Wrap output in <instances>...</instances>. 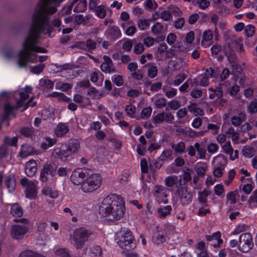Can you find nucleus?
Masks as SVG:
<instances>
[{
    "instance_id": "nucleus-1",
    "label": "nucleus",
    "mask_w": 257,
    "mask_h": 257,
    "mask_svg": "<svg viewBox=\"0 0 257 257\" xmlns=\"http://www.w3.org/2000/svg\"><path fill=\"white\" fill-rule=\"evenodd\" d=\"M42 4L33 17V22L29 36L23 44V49L19 53L17 64L20 67H25L28 62L36 63L46 60V55H38L34 52L45 53V48L36 46L39 35L48 34L51 36L53 31L49 22L47 14H52L56 12V7L62 0H41Z\"/></svg>"
},
{
    "instance_id": "nucleus-2",
    "label": "nucleus",
    "mask_w": 257,
    "mask_h": 257,
    "mask_svg": "<svg viewBox=\"0 0 257 257\" xmlns=\"http://www.w3.org/2000/svg\"><path fill=\"white\" fill-rule=\"evenodd\" d=\"M125 209L122 198L118 195L112 194L103 199L98 212L104 220L113 222L122 218Z\"/></svg>"
},
{
    "instance_id": "nucleus-3",
    "label": "nucleus",
    "mask_w": 257,
    "mask_h": 257,
    "mask_svg": "<svg viewBox=\"0 0 257 257\" xmlns=\"http://www.w3.org/2000/svg\"><path fill=\"white\" fill-rule=\"evenodd\" d=\"M115 240L118 245L123 250L131 251L136 247L134 238L129 230H120L116 234Z\"/></svg>"
},
{
    "instance_id": "nucleus-4",
    "label": "nucleus",
    "mask_w": 257,
    "mask_h": 257,
    "mask_svg": "<svg viewBox=\"0 0 257 257\" xmlns=\"http://www.w3.org/2000/svg\"><path fill=\"white\" fill-rule=\"evenodd\" d=\"M32 88L29 86H26L24 88L21 89L19 91L20 98L17 102V105L15 106L11 105L10 103L6 104L5 106V111L7 116L12 114L14 110L23 107L25 101L29 97L32 93Z\"/></svg>"
},
{
    "instance_id": "nucleus-5",
    "label": "nucleus",
    "mask_w": 257,
    "mask_h": 257,
    "mask_svg": "<svg viewBox=\"0 0 257 257\" xmlns=\"http://www.w3.org/2000/svg\"><path fill=\"white\" fill-rule=\"evenodd\" d=\"M101 183V177L98 174L87 175L81 186V189L84 193H91L99 188Z\"/></svg>"
},
{
    "instance_id": "nucleus-6",
    "label": "nucleus",
    "mask_w": 257,
    "mask_h": 257,
    "mask_svg": "<svg viewBox=\"0 0 257 257\" xmlns=\"http://www.w3.org/2000/svg\"><path fill=\"white\" fill-rule=\"evenodd\" d=\"M91 235V232L83 227L76 229L72 235H70V239L74 241V245L76 248H82Z\"/></svg>"
},
{
    "instance_id": "nucleus-7",
    "label": "nucleus",
    "mask_w": 257,
    "mask_h": 257,
    "mask_svg": "<svg viewBox=\"0 0 257 257\" xmlns=\"http://www.w3.org/2000/svg\"><path fill=\"white\" fill-rule=\"evenodd\" d=\"M253 237L250 233H242L239 236L238 250L242 253H247L253 247Z\"/></svg>"
},
{
    "instance_id": "nucleus-8",
    "label": "nucleus",
    "mask_w": 257,
    "mask_h": 257,
    "mask_svg": "<svg viewBox=\"0 0 257 257\" xmlns=\"http://www.w3.org/2000/svg\"><path fill=\"white\" fill-rule=\"evenodd\" d=\"M21 184L26 188V197L30 199L35 198L38 193L36 188L37 182L36 181H30L27 178H23L21 180Z\"/></svg>"
},
{
    "instance_id": "nucleus-9",
    "label": "nucleus",
    "mask_w": 257,
    "mask_h": 257,
    "mask_svg": "<svg viewBox=\"0 0 257 257\" xmlns=\"http://www.w3.org/2000/svg\"><path fill=\"white\" fill-rule=\"evenodd\" d=\"M56 169L50 164H45L41 170L40 174V179L43 182L53 181V177L55 174Z\"/></svg>"
},
{
    "instance_id": "nucleus-10",
    "label": "nucleus",
    "mask_w": 257,
    "mask_h": 257,
    "mask_svg": "<svg viewBox=\"0 0 257 257\" xmlns=\"http://www.w3.org/2000/svg\"><path fill=\"white\" fill-rule=\"evenodd\" d=\"M177 195L183 205L188 204L192 201L193 194L186 186L178 187Z\"/></svg>"
},
{
    "instance_id": "nucleus-11",
    "label": "nucleus",
    "mask_w": 257,
    "mask_h": 257,
    "mask_svg": "<svg viewBox=\"0 0 257 257\" xmlns=\"http://www.w3.org/2000/svg\"><path fill=\"white\" fill-rule=\"evenodd\" d=\"M87 175V172L81 168H77L73 171L71 174V181L73 184L76 185L82 184L85 181Z\"/></svg>"
},
{
    "instance_id": "nucleus-12",
    "label": "nucleus",
    "mask_w": 257,
    "mask_h": 257,
    "mask_svg": "<svg viewBox=\"0 0 257 257\" xmlns=\"http://www.w3.org/2000/svg\"><path fill=\"white\" fill-rule=\"evenodd\" d=\"M119 24L126 36L132 37L137 33V29L133 21L119 22Z\"/></svg>"
},
{
    "instance_id": "nucleus-13",
    "label": "nucleus",
    "mask_w": 257,
    "mask_h": 257,
    "mask_svg": "<svg viewBox=\"0 0 257 257\" xmlns=\"http://www.w3.org/2000/svg\"><path fill=\"white\" fill-rule=\"evenodd\" d=\"M27 231L28 228L26 226L17 224L12 227L11 233L13 237L18 239L23 237Z\"/></svg>"
},
{
    "instance_id": "nucleus-14",
    "label": "nucleus",
    "mask_w": 257,
    "mask_h": 257,
    "mask_svg": "<svg viewBox=\"0 0 257 257\" xmlns=\"http://www.w3.org/2000/svg\"><path fill=\"white\" fill-rule=\"evenodd\" d=\"M104 62L100 66L101 71L105 73H112L116 72L111 59L107 56H103Z\"/></svg>"
},
{
    "instance_id": "nucleus-15",
    "label": "nucleus",
    "mask_w": 257,
    "mask_h": 257,
    "mask_svg": "<svg viewBox=\"0 0 257 257\" xmlns=\"http://www.w3.org/2000/svg\"><path fill=\"white\" fill-rule=\"evenodd\" d=\"M74 4H75V6L74 8V11L75 12H83L86 10V0H73L71 5L67 8L68 12L71 11L72 6Z\"/></svg>"
},
{
    "instance_id": "nucleus-16",
    "label": "nucleus",
    "mask_w": 257,
    "mask_h": 257,
    "mask_svg": "<svg viewBox=\"0 0 257 257\" xmlns=\"http://www.w3.org/2000/svg\"><path fill=\"white\" fill-rule=\"evenodd\" d=\"M174 119V116L169 112H161L158 113L154 118V122L161 123L164 121L171 123Z\"/></svg>"
},
{
    "instance_id": "nucleus-17",
    "label": "nucleus",
    "mask_w": 257,
    "mask_h": 257,
    "mask_svg": "<svg viewBox=\"0 0 257 257\" xmlns=\"http://www.w3.org/2000/svg\"><path fill=\"white\" fill-rule=\"evenodd\" d=\"M165 183L169 187H172L176 185L178 188V187L182 186V177L175 175L168 176L165 179Z\"/></svg>"
},
{
    "instance_id": "nucleus-18",
    "label": "nucleus",
    "mask_w": 257,
    "mask_h": 257,
    "mask_svg": "<svg viewBox=\"0 0 257 257\" xmlns=\"http://www.w3.org/2000/svg\"><path fill=\"white\" fill-rule=\"evenodd\" d=\"M155 192L157 199L159 202L166 203L167 190L164 186H156Z\"/></svg>"
},
{
    "instance_id": "nucleus-19",
    "label": "nucleus",
    "mask_w": 257,
    "mask_h": 257,
    "mask_svg": "<svg viewBox=\"0 0 257 257\" xmlns=\"http://www.w3.org/2000/svg\"><path fill=\"white\" fill-rule=\"evenodd\" d=\"M213 33L210 30L204 31L202 34L201 45L204 47H208L212 43Z\"/></svg>"
},
{
    "instance_id": "nucleus-20",
    "label": "nucleus",
    "mask_w": 257,
    "mask_h": 257,
    "mask_svg": "<svg viewBox=\"0 0 257 257\" xmlns=\"http://www.w3.org/2000/svg\"><path fill=\"white\" fill-rule=\"evenodd\" d=\"M168 47L165 44H160L156 48L154 52L155 58L158 60H165L166 51Z\"/></svg>"
},
{
    "instance_id": "nucleus-21",
    "label": "nucleus",
    "mask_w": 257,
    "mask_h": 257,
    "mask_svg": "<svg viewBox=\"0 0 257 257\" xmlns=\"http://www.w3.org/2000/svg\"><path fill=\"white\" fill-rule=\"evenodd\" d=\"M222 148L224 152L229 155V159L231 161H234L238 158V152L236 150H233L230 143H226L222 147Z\"/></svg>"
},
{
    "instance_id": "nucleus-22",
    "label": "nucleus",
    "mask_w": 257,
    "mask_h": 257,
    "mask_svg": "<svg viewBox=\"0 0 257 257\" xmlns=\"http://www.w3.org/2000/svg\"><path fill=\"white\" fill-rule=\"evenodd\" d=\"M227 162V159L223 155L218 154L213 158L212 161V165L213 167L225 168Z\"/></svg>"
},
{
    "instance_id": "nucleus-23",
    "label": "nucleus",
    "mask_w": 257,
    "mask_h": 257,
    "mask_svg": "<svg viewBox=\"0 0 257 257\" xmlns=\"http://www.w3.org/2000/svg\"><path fill=\"white\" fill-rule=\"evenodd\" d=\"M37 170V164L34 160H30L26 163L25 173L28 176L33 177L36 174Z\"/></svg>"
},
{
    "instance_id": "nucleus-24",
    "label": "nucleus",
    "mask_w": 257,
    "mask_h": 257,
    "mask_svg": "<svg viewBox=\"0 0 257 257\" xmlns=\"http://www.w3.org/2000/svg\"><path fill=\"white\" fill-rule=\"evenodd\" d=\"M167 237V235L165 233V232H164L163 229H161L158 230L154 233L152 237V240L155 243L159 244L164 242Z\"/></svg>"
},
{
    "instance_id": "nucleus-25",
    "label": "nucleus",
    "mask_w": 257,
    "mask_h": 257,
    "mask_svg": "<svg viewBox=\"0 0 257 257\" xmlns=\"http://www.w3.org/2000/svg\"><path fill=\"white\" fill-rule=\"evenodd\" d=\"M6 185L9 192H13L16 188V180L14 175L10 174L6 178Z\"/></svg>"
},
{
    "instance_id": "nucleus-26",
    "label": "nucleus",
    "mask_w": 257,
    "mask_h": 257,
    "mask_svg": "<svg viewBox=\"0 0 257 257\" xmlns=\"http://www.w3.org/2000/svg\"><path fill=\"white\" fill-rule=\"evenodd\" d=\"M108 93L104 92H100L97 90L95 87H91L87 90V94L90 97L94 99H99L102 97L105 96Z\"/></svg>"
},
{
    "instance_id": "nucleus-27",
    "label": "nucleus",
    "mask_w": 257,
    "mask_h": 257,
    "mask_svg": "<svg viewBox=\"0 0 257 257\" xmlns=\"http://www.w3.org/2000/svg\"><path fill=\"white\" fill-rule=\"evenodd\" d=\"M151 22V19H140L137 21V26L140 30L145 31L150 27Z\"/></svg>"
},
{
    "instance_id": "nucleus-28",
    "label": "nucleus",
    "mask_w": 257,
    "mask_h": 257,
    "mask_svg": "<svg viewBox=\"0 0 257 257\" xmlns=\"http://www.w3.org/2000/svg\"><path fill=\"white\" fill-rule=\"evenodd\" d=\"M152 100L154 101L155 106L157 107L163 108L166 105V99L159 95H155L152 98Z\"/></svg>"
},
{
    "instance_id": "nucleus-29",
    "label": "nucleus",
    "mask_w": 257,
    "mask_h": 257,
    "mask_svg": "<svg viewBox=\"0 0 257 257\" xmlns=\"http://www.w3.org/2000/svg\"><path fill=\"white\" fill-rule=\"evenodd\" d=\"M197 173L199 175H204L207 169V165L205 162H199L195 166Z\"/></svg>"
},
{
    "instance_id": "nucleus-30",
    "label": "nucleus",
    "mask_w": 257,
    "mask_h": 257,
    "mask_svg": "<svg viewBox=\"0 0 257 257\" xmlns=\"http://www.w3.org/2000/svg\"><path fill=\"white\" fill-rule=\"evenodd\" d=\"M255 153L254 148L249 146H244L242 149V155L246 158H251Z\"/></svg>"
},
{
    "instance_id": "nucleus-31",
    "label": "nucleus",
    "mask_w": 257,
    "mask_h": 257,
    "mask_svg": "<svg viewBox=\"0 0 257 257\" xmlns=\"http://www.w3.org/2000/svg\"><path fill=\"white\" fill-rule=\"evenodd\" d=\"M33 153V150L31 146L28 145H23L21 147L20 156L23 158H25Z\"/></svg>"
},
{
    "instance_id": "nucleus-32",
    "label": "nucleus",
    "mask_w": 257,
    "mask_h": 257,
    "mask_svg": "<svg viewBox=\"0 0 257 257\" xmlns=\"http://www.w3.org/2000/svg\"><path fill=\"white\" fill-rule=\"evenodd\" d=\"M109 34L114 39H118L121 36V31L116 26H113L109 29Z\"/></svg>"
},
{
    "instance_id": "nucleus-33",
    "label": "nucleus",
    "mask_w": 257,
    "mask_h": 257,
    "mask_svg": "<svg viewBox=\"0 0 257 257\" xmlns=\"http://www.w3.org/2000/svg\"><path fill=\"white\" fill-rule=\"evenodd\" d=\"M42 192L43 194L48 196L50 198H56L58 196V193L56 190L47 186L44 187L42 189Z\"/></svg>"
},
{
    "instance_id": "nucleus-34",
    "label": "nucleus",
    "mask_w": 257,
    "mask_h": 257,
    "mask_svg": "<svg viewBox=\"0 0 257 257\" xmlns=\"http://www.w3.org/2000/svg\"><path fill=\"white\" fill-rule=\"evenodd\" d=\"M172 207L170 205H167L163 207H160L158 209V212L160 217H165L171 213Z\"/></svg>"
},
{
    "instance_id": "nucleus-35",
    "label": "nucleus",
    "mask_w": 257,
    "mask_h": 257,
    "mask_svg": "<svg viewBox=\"0 0 257 257\" xmlns=\"http://www.w3.org/2000/svg\"><path fill=\"white\" fill-rule=\"evenodd\" d=\"M94 12L98 18L103 19L106 16V8L104 6L100 5L95 7Z\"/></svg>"
},
{
    "instance_id": "nucleus-36",
    "label": "nucleus",
    "mask_w": 257,
    "mask_h": 257,
    "mask_svg": "<svg viewBox=\"0 0 257 257\" xmlns=\"http://www.w3.org/2000/svg\"><path fill=\"white\" fill-rule=\"evenodd\" d=\"M40 83L41 87L44 90L52 89L54 86L53 82L50 80L41 79Z\"/></svg>"
},
{
    "instance_id": "nucleus-37",
    "label": "nucleus",
    "mask_w": 257,
    "mask_h": 257,
    "mask_svg": "<svg viewBox=\"0 0 257 257\" xmlns=\"http://www.w3.org/2000/svg\"><path fill=\"white\" fill-rule=\"evenodd\" d=\"M11 213L14 216L20 217L23 214L22 209L18 204H14L11 207Z\"/></svg>"
},
{
    "instance_id": "nucleus-38",
    "label": "nucleus",
    "mask_w": 257,
    "mask_h": 257,
    "mask_svg": "<svg viewBox=\"0 0 257 257\" xmlns=\"http://www.w3.org/2000/svg\"><path fill=\"white\" fill-rule=\"evenodd\" d=\"M181 176L182 177L183 186L191 180V171L189 169L185 170L183 172L182 176Z\"/></svg>"
},
{
    "instance_id": "nucleus-39",
    "label": "nucleus",
    "mask_w": 257,
    "mask_h": 257,
    "mask_svg": "<svg viewBox=\"0 0 257 257\" xmlns=\"http://www.w3.org/2000/svg\"><path fill=\"white\" fill-rule=\"evenodd\" d=\"M163 27L161 24L157 22L152 26L151 31L153 35H158L163 33Z\"/></svg>"
},
{
    "instance_id": "nucleus-40",
    "label": "nucleus",
    "mask_w": 257,
    "mask_h": 257,
    "mask_svg": "<svg viewBox=\"0 0 257 257\" xmlns=\"http://www.w3.org/2000/svg\"><path fill=\"white\" fill-rule=\"evenodd\" d=\"M248 203L251 207H257V190L252 193L248 199Z\"/></svg>"
},
{
    "instance_id": "nucleus-41",
    "label": "nucleus",
    "mask_w": 257,
    "mask_h": 257,
    "mask_svg": "<svg viewBox=\"0 0 257 257\" xmlns=\"http://www.w3.org/2000/svg\"><path fill=\"white\" fill-rule=\"evenodd\" d=\"M219 74V71L217 68H216L215 70H214L211 68H209L206 70L205 75L207 77H213L216 79L218 77Z\"/></svg>"
},
{
    "instance_id": "nucleus-42",
    "label": "nucleus",
    "mask_w": 257,
    "mask_h": 257,
    "mask_svg": "<svg viewBox=\"0 0 257 257\" xmlns=\"http://www.w3.org/2000/svg\"><path fill=\"white\" fill-rule=\"evenodd\" d=\"M56 143V140L55 139H51L50 137H46L45 138V142L41 144V147L44 150L47 149L48 148L52 147Z\"/></svg>"
},
{
    "instance_id": "nucleus-43",
    "label": "nucleus",
    "mask_w": 257,
    "mask_h": 257,
    "mask_svg": "<svg viewBox=\"0 0 257 257\" xmlns=\"http://www.w3.org/2000/svg\"><path fill=\"white\" fill-rule=\"evenodd\" d=\"M144 7L148 11H153L157 9L158 5L154 0H147L144 4Z\"/></svg>"
},
{
    "instance_id": "nucleus-44",
    "label": "nucleus",
    "mask_w": 257,
    "mask_h": 257,
    "mask_svg": "<svg viewBox=\"0 0 257 257\" xmlns=\"http://www.w3.org/2000/svg\"><path fill=\"white\" fill-rule=\"evenodd\" d=\"M136 109V107L132 104L127 105L125 108L126 115L131 118L135 117Z\"/></svg>"
},
{
    "instance_id": "nucleus-45",
    "label": "nucleus",
    "mask_w": 257,
    "mask_h": 257,
    "mask_svg": "<svg viewBox=\"0 0 257 257\" xmlns=\"http://www.w3.org/2000/svg\"><path fill=\"white\" fill-rule=\"evenodd\" d=\"M248 226L244 224H240L235 227L234 230L231 232L232 235H236L242 232L246 231Z\"/></svg>"
},
{
    "instance_id": "nucleus-46",
    "label": "nucleus",
    "mask_w": 257,
    "mask_h": 257,
    "mask_svg": "<svg viewBox=\"0 0 257 257\" xmlns=\"http://www.w3.org/2000/svg\"><path fill=\"white\" fill-rule=\"evenodd\" d=\"M165 233L167 235V237L172 236L176 233L175 227L171 224L167 225L163 229Z\"/></svg>"
},
{
    "instance_id": "nucleus-47",
    "label": "nucleus",
    "mask_w": 257,
    "mask_h": 257,
    "mask_svg": "<svg viewBox=\"0 0 257 257\" xmlns=\"http://www.w3.org/2000/svg\"><path fill=\"white\" fill-rule=\"evenodd\" d=\"M188 109L190 112L193 113L196 116L202 115L204 114L203 111L201 109L193 104L188 107Z\"/></svg>"
},
{
    "instance_id": "nucleus-48",
    "label": "nucleus",
    "mask_w": 257,
    "mask_h": 257,
    "mask_svg": "<svg viewBox=\"0 0 257 257\" xmlns=\"http://www.w3.org/2000/svg\"><path fill=\"white\" fill-rule=\"evenodd\" d=\"M111 79L113 83L117 86H122L123 84V79L120 75H113L111 76Z\"/></svg>"
},
{
    "instance_id": "nucleus-49",
    "label": "nucleus",
    "mask_w": 257,
    "mask_h": 257,
    "mask_svg": "<svg viewBox=\"0 0 257 257\" xmlns=\"http://www.w3.org/2000/svg\"><path fill=\"white\" fill-rule=\"evenodd\" d=\"M89 254L90 255L100 256L102 255L101 248L98 245L93 246L90 248Z\"/></svg>"
},
{
    "instance_id": "nucleus-50",
    "label": "nucleus",
    "mask_w": 257,
    "mask_h": 257,
    "mask_svg": "<svg viewBox=\"0 0 257 257\" xmlns=\"http://www.w3.org/2000/svg\"><path fill=\"white\" fill-rule=\"evenodd\" d=\"M82 47L87 50L94 49L96 47L95 43L91 40H87L86 43H81Z\"/></svg>"
},
{
    "instance_id": "nucleus-51",
    "label": "nucleus",
    "mask_w": 257,
    "mask_h": 257,
    "mask_svg": "<svg viewBox=\"0 0 257 257\" xmlns=\"http://www.w3.org/2000/svg\"><path fill=\"white\" fill-rule=\"evenodd\" d=\"M221 232L219 231L213 233L212 235H206L205 239L208 241H211L213 240H218L221 239Z\"/></svg>"
},
{
    "instance_id": "nucleus-52",
    "label": "nucleus",
    "mask_w": 257,
    "mask_h": 257,
    "mask_svg": "<svg viewBox=\"0 0 257 257\" xmlns=\"http://www.w3.org/2000/svg\"><path fill=\"white\" fill-rule=\"evenodd\" d=\"M44 67V64L40 63L35 66L32 67L31 68V71L34 74H39L43 71Z\"/></svg>"
},
{
    "instance_id": "nucleus-53",
    "label": "nucleus",
    "mask_w": 257,
    "mask_h": 257,
    "mask_svg": "<svg viewBox=\"0 0 257 257\" xmlns=\"http://www.w3.org/2000/svg\"><path fill=\"white\" fill-rule=\"evenodd\" d=\"M79 147V144L76 141H73L69 145V151H67V153L68 155H71L72 153L75 152Z\"/></svg>"
},
{
    "instance_id": "nucleus-54",
    "label": "nucleus",
    "mask_w": 257,
    "mask_h": 257,
    "mask_svg": "<svg viewBox=\"0 0 257 257\" xmlns=\"http://www.w3.org/2000/svg\"><path fill=\"white\" fill-rule=\"evenodd\" d=\"M219 147L215 143H210L207 146L208 152L210 154H214L218 152Z\"/></svg>"
},
{
    "instance_id": "nucleus-55",
    "label": "nucleus",
    "mask_w": 257,
    "mask_h": 257,
    "mask_svg": "<svg viewBox=\"0 0 257 257\" xmlns=\"http://www.w3.org/2000/svg\"><path fill=\"white\" fill-rule=\"evenodd\" d=\"M145 50V47L144 45L139 42L136 43L134 47L133 52L136 54H141Z\"/></svg>"
},
{
    "instance_id": "nucleus-56",
    "label": "nucleus",
    "mask_w": 257,
    "mask_h": 257,
    "mask_svg": "<svg viewBox=\"0 0 257 257\" xmlns=\"http://www.w3.org/2000/svg\"><path fill=\"white\" fill-rule=\"evenodd\" d=\"M224 168L222 167H213V174L215 177H221L223 174Z\"/></svg>"
},
{
    "instance_id": "nucleus-57",
    "label": "nucleus",
    "mask_w": 257,
    "mask_h": 257,
    "mask_svg": "<svg viewBox=\"0 0 257 257\" xmlns=\"http://www.w3.org/2000/svg\"><path fill=\"white\" fill-rule=\"evenodd\" d=\"M180 106L179 102L176 100H172L168 103V108L169 109L176 110Z\"/></svg>"
},
{
    "instance_id": "nucleus-58",
    "label": "nucleus",
    "mask_w": 257,
    "mask_h": 257,
    "mask_svg": "<svg viewBox=\"0 0 257 257\" xmlns=\"http://www.w3.org/2000/svg\"><path fill=\"white\" fill-rule=\"evenodd\" d=\"M152 109L151 107H147L144 108L141 113V115L142 118L147 119L150 117L152 113Z\"/></svg>"
},
{
    "instance_id": "nucleus-59",
    "label": "nucleus",
    "mask_w": 257,
    "mask_h": 257,
    "mask_svg": "<svg viewBox=\"0 0 257 257\" xmlns=\"http://www.w3.org/2000/svg\"><path fill=\"white\" fill-rule=\"evenodd\" d=\"M49 96L55 98L59 102L64 101V94L62 92H54L49 95Z\"/></svg>"
},
{
    "instance_id": "nucleus-60",
    "label": "nucleus",
    "mask_w": 257,
    "mask_h": 257,
    "mask_svg": "<svg viewBox=\"0 0 257 257\" xmlns=\"http://www.w3.org/2000/svg\"><path fill=\"white\" fill-rule=\"evenodd\" d=\"M214 193L217 196H221L224 193V189L222 184H218L214 186Z\"/></svg>"
},
{
    "instance_id": "nucleus-61",
    "label": "nucleus",
    "mask_w": 257,
    "mask_h": 257,
    "mask_svg": "<svg viewBox=\"0 0 257 257\" xmlns=\"http://www.w3.org/2000/svg\"><path fill=\"white\" fill-rule=\"evenodd\" d=\"M176 39L177 36L175 34L169 33L167 37L166 41L169 45L174 46Z\"/></svg>"
},
{
    "instance_id": "nucleus-62",
    "label": "nucleus",
    "mask_w": 257,
    "mask_h": 257,
    "mask_svg": "<svg viewBox=\"0 0 257 257\" xmlns=\"http://www.w3.org/2000/svg\"><path fill=\"white\" fill-rule=\"evenodd\" d=\"M253 188V182L247 183L242 186V191L246 194H249Z\"/></svg>"
},
{
    "instance_id": "nucleus-63",
    "label": "nucleus",
    "mask_w": 257,
    "mask_h": 257,
    "mask_svg": "<svg viewBox=\"0 0 257 257\" xmlns=\"http://www.w3.org/2000/svg\"><path fill=\"white\" fill-rule=\"evenodd\" d=\"M255 28L251 25H247L244 29L245 35L248 37L252 36L254 33Z\"/></svg>"
},
{
    "instance_id": "nucleus-64",
    "label": "nucleus",
    "mask_w": 257,
    "mask_h": 257,
    "mask_svg": "<svg viewBox=\"0 0 257 257\" xmlns=\"http://www.w3.org/2000/svg\"><path fill=\"white\" fill-rule=\"evenodd\" d=\"M248 111L250 113L257 112V99L251 101L248 107Z\"/></svg>"
}]
</instances>
